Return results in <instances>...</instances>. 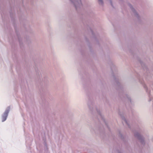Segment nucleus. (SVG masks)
<instances>
[{
	"label": "nucleus",
	"mask_w": 153,
	"mask_h": 153,
	"mask_svg": "<svg viewBox=\"0 0 153 153\" xmlns=\"http://www.w3.org/2000/svg\"><path fill=\"white\" fill-rule=\"evenodd\" d=\"M128 99L130 100V99H129V98L128 97Z\"/></svg>",
	"instance_id": "nucleus-10"
},
{
	"label": "nucleus",
	"mask_w": 153,
	"mask_h": 153,
	"mask_svg": "<svg viewBox=\"0 0 153 153\" xmlns=\"http://www.w3.org/2000/svg\"><path fill=\"white\" fill-rule=\"evenodd\" d=\"M134 136L137 138L140 142L141 143L144 145L145 144V142L144 141V139L143 136H142L138 132H136L134 133Z\"/></svg>",
	"instance_id": "nucleus-2"
},
{
	"label": "nucleus",
	"mask_w": 153,
	"mask_h": 153,
	"mask_svg": "<svg viewBox=\"0 0 153 153\" xmlns=\"http://www.w3.org/2000/svg\"><path fill=\"white\" fill-rule=\"evenodd\" d=\"M10 107L9 106L7 108L4 112L2 116V122L5 121L7 119V118L8 115V114L10 111Z\"/></svg>",
	"instance_id": "nucleus-3"
},
{
	"label": "nucleus",
	"mask_w": 153,
	"mask_h": 153,
	"mask_svg": "<svg viewBox=\"0 0 153 153\" xmlns=\"http://www.w3.org/2000/svg\"><path fill=\"white\" fill-rule=\"evenodd\" d=\"M122 122H123V124H126L127 125V126H128L129 127H130L129 125L128 124V122L126 120V119L125 118H124L123 119Z\"/></svg>",
	"instance_id": "nucleus-5"
},
{
	"label": "nucleus",
	"mask_w": 153,
	"mask_h": 153,
	"mask_svg": "<svg viewBox=\"0 0 153 153\" xmlns=\"http://www.w3.org/2000/svg\"><path fill=\"white\" fill-rule=\"evenodd\" d=\"M99 4L102 5L103 4V1L102 0H98Z\"/></svg>",
	"instance_id": "nucleus-6"
},
{
	"label": "nucleus",
	"mask_w": 153,
	"mask_h": 153,
	"mask_svg": "<svg viewBox=\"0 0 153 153\" xmlns=\"http://www.w3.org/2000/svg\"><path fill=\"white\" fill-rule=\"evenodd\" d=\"M110 3H111V5L112 6V2H111V0H110Z\"/></svg>",
	"instance_id": "nucleus-8"
},
{
	"label": "nucleus",
	"mask_w": 153,
	"mask_h": 153,
	"mask_svg": "<svg viewBox=\"0 0 153 153\" xmlns=\"http://www.w3.org/2000/svg\"><path fill=\"white\" fill-rule=\"evenodd\" d=\"M128 6L131 8V11H132L135 17H136L137 19H139V17H140L139 15L138 14V13H137V12L135 10L133 7L130 4H128Z\"/></svg>",
	"instance_id": "nucleus-4"
},
{
	"label": "nucleus",
	"mask_w": 153,
	"mask_h": 153,
	"mask_svg": "<svg viewBox=\"0 0 153 153\" xmlns=\"http://www.w3.org/2000/svg\"><path fill=\"white\" fill-rule=\"evenodd\" d=\"M69 1L74 5L76 10H78L82 6L81 0H69Z\"/></svg>",
	"instance_id": "nucleus-1"
},
{
	"label": "nucleus",
	"mask_w": 153,
	"mask_h": 153,
	"mask_svg": "<svg viewBox=\"0 0 153 153\" xmlns=\"http://www.w3.org/2000/svg\"><path fill=\"white\" fill-rule=\"evenodd\" d=\"M99 115L102 118V116L100 113H99Z\"/></svg>",
	"instance_id": "nucleus-7"
},
{
	"label": "nucleus",
	"mask_w": 153,
	"mask_h": 153,
	"mask_svg": "<svg viewBox=\"0 0 153 153\" xmlns=\"http://www.w3.org/2000/svg\"><path fill=\"white\" fill-rule=\"evenodd\" d=\"M91 32H92V33L93 34H94V33H93V32L92 31Z\"/></svg>",
	"instance_id": "nucleus-9"
}]
</instances>
